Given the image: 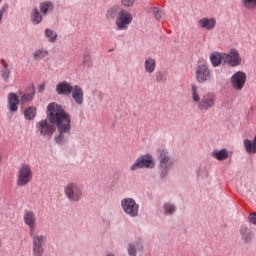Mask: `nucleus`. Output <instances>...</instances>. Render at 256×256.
<instances>
[{"instance_id":"nucleus-20","label":"nucleus","mask_w":256,"mask_h":256,"mask_svg":"<svg viewBox=\"0 0 256 256\" xmlns=\"http://www.w3.org/2000/svg\"><path fill=\"white\" fill-rule=\"evenodd\" d=\"M120 8L117 5L110 7L106 12V19L107 21H113L116 17L119 16Z\"/></svg>"},{"instance_id":"nucleus-16","label":"nucleus","mask_w":256,"mask_h":256,"mask_svg":"<svg viewBox=\"0 0 256 256\" xmlns=\"http://www.w3.org/2000/svg\"><path fill=\"white\" fill-rule=\"evenodd\" d=\"M72 98L74 99L75 103L77 105H82L84 101V93H83V88L80 86H74L72 88Z\"/></svg>"},{"instance_id":"nucleus-38","label":"nucleus","mask_w":256,"mask_h":256,"mask_svg":"<svg viewBox=\"0 0 256 256\" xmlns=\"http://www.w3.org/2000/svg\"><path fill=\"white\" fill-rule=\"evenodd\" d=\"M136 0H122V5L124 7H131Z\"/></svg>"},{"instance_id":"nucleus-17","label":"nucleus","mask_w":256,"mask_h":256,"mask_svg":"<svg viewBox=\"0 0 256 256\" xmlns=\"http://www.w3.org/2000/svg\"><path fill=\"white\" fill-rule=\"evenodd\" d=\"M30 237L32 239V246L34 247H44L45 243H47V236L43 235V234H35L34 233H30Z\"/></svg>"},{"instance_id":"nucleus-31","label":"nucleus","mask_w":256,"mask_h":256,"mask_svg":"<svg viewBox=\"0 0 256 256\" xmlns=\"http://www.w3.org/2000/svg\"><path fill=\"white\" fill-rule=\"evenodd\" d=\"M244 9H256V0H242Z\"/></svg>"},{"instance_id":"nucleus-9","label":"nucleus","mask_w":256,"mask_h":256,"mask_svg":"<svg viewBox=\"0 0 256 256\" xmlns=\"http://www.w3.org/2000/svg\"><path fill=\"white\" fill-rule=\"evenodd\" d=\"M224 63L230 65V67H239L241 65L239 50L232 48L228 53H224Z\"/></svg>"},{"instance_id":"nucleus-23","label":"nucleus","mask_w":256,"mask_h":256,"mask_svg":"<svg viewBox=\"0 0 256 256\" xmlns=\"http://www.w3.org/2000/svg\"><path fill=\"white\" fill-rule=\"evenodd\" d=\"M244 147L247 153H256V136L254 137L253 141L246 139L244 140Z\"/></svg>"},{"instance_id":"nucleus-2","label":"nucleus","mask_w":256,"mask_h":256,"mask_svg":"<svg viewBox=\"0 0 256 256\" xmlns=\"http://www.w3.org/2000/svg\"><path fill=\"white\" fill-rule=\"evenodd\" d=\"M191 91L192 99L194 103H197L200 111H209V109H213V107H215V101H217L215 93L208 92L201 97L199 96V89L195 84L191 85Z\"/></svg>"},{"instance_id":"nucleus-37","label":"nucleus","mask_w":256,"mask_h":256,"mask_svg":"<svg viewBox=\"0 0 256 256\" xmlns=\"http://www.w3.org/2000/svg\"><path fill=\"white\" fill-rule=\"evenodd\" d=\"M128 253L130 256H137V248L135 247V245L130 244L128 246Z\"/></svg>"},{"instance_id":"nucleus-28","label":"nucleus","mask_w":256,"mask_h":256,"mask_svg":"<svg viewBox=\"0 0 256 256\" xmlns=\"http://www.w3.org/2000/svg\"><path fill=\"white\" fill-rule=\"evenodd\" d=\"M40 11L43 15H47L49 11H53V4L49 1L40 4Z\"/></svg>"},{"instance_id":"nucleus-43","label":"nucleus","mask_w":256,"mask_h":256,"mask_svg":"<svg viewBox=\"0 0 256 256\" xmlns=\"http://www.w3.org/2000/svg\"><path fill=\"white\" fill-rule=\"evenodd\" d=\"M0 161H1V155H0Z\"/></svg>"},{"instance_id":"nucleus-36","label":"nucleus","mask_w":256,"mask_h":256,"mask_svg":"<svg viewBox=\"0 0 256 256\" xmlns=\"http://www.w3.org/2000/svg\"><path fill=\"white\" fill-rule=\"evenodd\" d=\"M154 17L159 21L163 17V11H161L159 8H152Z\"/></svg>"},{"instance_id":"nucleus-24","label":"nucleus","mask_w":256,"mask_h":256,"mask_svg":"<svg viewBox=\"0 0 256 256\" xmlns=\"http://www.w3.org/2000/svg\"><path fill=\"white\" fill-rule=\"evenodd\" d=\"M146 73H153L157 67V62L153 58H148L144 63Z\"/></svg>"},{"instance_id":"nucleus-33","label":"nucleus","mask_w":256,"mask_h":256,"mask_svg":"<svg viewBox=\"0 0 256 256\" xmlns=\"http://www.w3.org/2000/svg\"><path fill=\"white\" fill-rule=\"evenodd\" d=\"M164 211L166 215H172V213H175V206L173 204L166 203L164 204Z\"/></svg>"},{"instance_id":"nucleus-41","label":"nucleus","mask_w":256,"mask_h":256,"mask_svg":"<svg viewBox=\"0 0 256 256\" xmlns=\"http://www.w3.org/2000/svg\"><path fill=\"white\" fill-rule=\"evenodd\" d=\"M21 95H23V93L19 92V97H21Z\"/></svg>"},{"instance_id":"nucleus-30","label":"nucleus","mask_w":256,"mask_h":256,"mask_svg":"<svg viewBox=\"0 0 256 256\" xmlns=\"http://www.w3.org/2000/svg\"><path fill=\"white\" fill-rule=\"evenodd\" d=\"M45 37H47V39H49L50 43H55L57 41V32H55L51 29H46Z\"/></svg>"},{"instance_id":"nucleus-34","label":"nucleus","mask_w":256,"mask_h":256,"mask_svg":"<svg viewBox=\"0 0 256 256\" xmlns=\"http://www.w3.org/2000/svg\"><path fill=\"white\" fill-rule=\"evenodd\" d=\"M9 11V4L4 3L0 8V23L3 21V15Z\"/></svg>"},{"instance_id":"nucleus-8","label":"nucleus","mask_w":256,"mask_h":256,"mask_svg":"<svg viewBox=\"0 0 256 256\" xmlns=\"http://www.w3.org/2000/svg\"><path fill=\"white\" fill-rule=\"evenodd\" d=\"M121 206L126 215H130V217H137L139 215V204L132 198L123 199Z\"/></svg>"},{"instance_id":"nucleus-11","label":"nucleus","mask_w":256,"mask_h":256,"mask_svg":"<svg viewBox=\"0 0 256 256\" xmlns=\"http://www.w3.org/2000/svg\"><path fill=\"white\" fill-rule=\"evenodd\" d=\"M160 167L163 169L165 173L173 167V160H171V156H169V152L165 149L158 150Z\"/></svg>"},{"instance_id":"nucleus-13","label":"nucleus","mask_w":256,"mask_h":256,"mask_svg":"<svg viewBox=\"0 0 256 256\" xmlns=\"http://www.w3.org/2000/svg\"><path fill=\"white\" fill-rule=\"evenodd\" d=\"M36 129L39 131L40 135L51 136L55 133V127L47 120H41L38 122L36 124Z\"/></svg>"},{"instance_id":"nucleus-7","label":"nucleus","mask_w":256,"mask_h":256,"mask_svg":"<svg viewBox=\"0 0 256 256\" xmlns=\"http://www.w3.org/2000/svg\"><path fill=\"white\" fill-rule=\"evenodd\" d=\"M153 169L155 167V161H153V156L151 155H144L140 156L134 164L130 167V171H137V169Z\"/></svg>"},{"instance_id":"nucleus-29","label":"nucleus","mask_w":256,"mask_h":256,"mask_svg":"<svg viewBox=\"0 0 256 256\" xmlns=\"http://www.w3.org/2000/svg\"><path fill=\"white\" fill-rule=\"evenodd\" d=\"M32 21L35 25H39V23L43 21V16H41V13H39V10L37 8H34L32 10Z\"/></svg>"},{"instance_id":"nucleus-5","label":"nucleus","mask_w":256,"mask_h":256,"mask_svg":"<svg viewBox=\"0 0 256 256\" xmlns=\"http://www.w3.org/2000/svg\"><path fill=\"white\" fill-rule=\"evenodd\" d=\"M64 193L69 201H81L83 197V190L75 183H68L64 188Z\"/></svg>"},{"instance_id":"nucleus-22","label":"nucleus","mask_w":256,"mask_h":256,"mask_svg":"<svg viewBox=\"0 0 256 256\" xmlns=\"http://www.w3.org/2000/svg\"><path fill=\"white\" fill-rule=\"evenodd\" d=\"M240 234L245 243H250L253 239V233L251 232V229L247 228V226H241Z\"/></svg>"},{"instance_id":"nucleus-19","label":"nucleus","mask_w":256,"mask_h":256,"mask_svg":"<svg viewBox=\"0 0 256 256\" xmlns=\"http://www.w3.org/2000/svg\"><path fill=\"white\" fill-rule=\"evenodd\" d=\"M210 61L213 67H219L222 61L225 63V53L213 52L210 55Z\"/></svg>"},{"instance_id":"nucleus-21","label":"nucleus","mask_w":256,"mask_h":256,"mask_svg":"<svg viewBox=\"0 0 256 256\" xmlns=\"http://www.w3.org/2000/svg\"><path fill=\"white\" fill-rule=\"evenodd\" d=\"M212 157L217 159V161H225V159H229V152L227 149L214 150L212 152Z\"/></svg>"},{"instance_id":"nucleus-32","label":"nucleus","mask_w":256,"mask_h":256,"mask_svg":"<svg viewBox=\"0 0 256 256\" xmlns=\"http://www.w3.org/2000/svg\"><path fill=\"white\" fill-rule=\"evenodd\" d=\"M44 253H45L44 246H32L33 256H43Z\"/></svg>"},{"instance_id":"nucleus-27","label":"nucleus","mask_w":256,"mask_h":256,"mask_svg":"<svg viewBox=\"0 0 256 256\" xmlns=\"http://www.w3.org/2000/svg\"><path fill=\"white\" fill-rule=\"evenodd\" d=\"M47 55H49V51H47L45 48H40L33 53V57L36 59V61L45 59Z\"/></svg>"},{"instance_id":"nucleus-39","label":"nucleus","mask_w":256,"mask_h":256,"mask_svg":"<svg viewBox=\"0 0 256 256\" xmlns=\"http://www.w3.org/2000/svg\"><path fill=\"white\" fill-rule=\"evenodd\" d=\"M251 223H254V225H256V213L252 214L250 217H249Z\"/></svg>"},{"instance_id":"nucleus-26","label":"nucleus","mask_w":256,"mask_h":256,"mask_svg":"<svg viewBox=\"0 0 256 256\" xmlns=\"http://www.w3.org/2000/svg\"><path fill=\"white\" fill-rule=\"evenodd\" d=\"M24 117L25 119H28V121H32L34 117H37V108L33 106H29L24 111Z\"/></svg>"},{"instance_id":"nucleus-40","label":"nucleus","mask_w":256,"mask_h":256,"mask_svg":"<svg viewBox=\"0 0 256 256\" xmlns=\"http://www.w3.org/2000/svg\"><path fill=\"white\" fill-rule=\"evenodd\" d=\"M45 89V84L42 85V91Z\"/></svg>"},{"instance_id":"nucleus-18","label":"nucleus","mask_w":256,"mask_h":256,"mask_svg":"<svg viewBox=\"0 0 256 256\" xmlns=\"http://www.w3.org/2000/svg\"><path fill=\"white\" fill-rule=\"evenodd\" d=\"M73 86H71V84L63 81L60 82L57 86H56V93L58 95H71V92L73 91Z\"/></svg>"},{"instance_id":"nucleus-10","label":"nucleus","mask_w":256,"mask_h":256,"mask_svg":"<svg viewBox=\"0 0 256 256\" xmlns=\"http://www.w3.org/2000/svg\"><path fill=\"white\" fill-rule=\"evenodd\" d=\"M247 83V74L238 71L231 77V85L236 91H241Z\"/></svg>"},{"instance_id":"nucleus-4","label":"nucleus","mask_w":256,"mask_h":256,"mask_svg":"<svg viewBox=\"0 0 256 256\" xmlns=\"http://www.w3.org/2000/svg\"><path fill=\"white\" fill-rule=\"evenodd\" d=\"M130 23H133V15L127 10H120L115 21L118 31H127Z\"/></svg>"},{"instance_id":"nucleus-1","label":"nucleus","mask_w":256,"mask_h":256,"mask_svg":"<svg viewBox=\"0 0 256 256\" xmlns=\"http://www.w3.org/2000/svg\"><path fill=\"white\" fill-rule=\"evenodd\" d=\"M48 118L51 123L56 125L59 135L55 138L56 143H63L65 141L64 133L71 131V116L65 112L63 106L53 102L47 107Z\"/></svg>"},{"instance_id":"nucleus-25","label":"nucleus","mask_w":256,"mask_h":256,"mask_svg":"<svg viewBox=\"0 0 256 256\" xmlns=\"http://www.w3.org/2000/svg\"><path fill=\"white\" fill-rule=\"evenodd\" d=\"M3 68L1 69V77L4 79V81H8L9 77H11V69H9V66L7 65V62L5 60L1 61Z\"/></svg>"},{"instance_id":"nucleus-6","label":"nucleus","mask_w":256,"mask_h":256,"mask_svg":"<svg viewBox=\"0 0 256 256\" xmlns=\"http://www.w3.org/2000/svg\"><path fill=\"white\" fill-rule=\"evenodd\" d=\"M196 81L198 83H207L213 79V72L207 64H199L195 70Z\"/></svg>"},{"instance_id":"nucleus-3","label":"nucleus","mask_w":256,"mask_h":256,"mask_svg":"<svg viewBox=\"0 0 256 256\" xmlns=\"http://www.w3.org/2000/svg\"><path fill=\"white\" fill-rule=\"evenodd\" d=\"M33 179V170L29 164H22L16 174L17 187L29 185Z\"/></svg>"},{"instance_id":"nucleus-42","label":"nucleus","mask_w":256,"mask_h":256,"mask_svg":"<svg viewBox=\"0 0 256 256\" xmlns=\"http://www.w3.org/2000/svg\"><path fill=\"white\" fill-rule=\"evenodd\" d=\"M0 3H3V0H0Z\"/></svg>"},{"instance_id":"nucleus-14","label":"nucleus","mask_w":256,"mask_h":256,"mask_svg":"<svg viewBox=\"0 0 256 256\" xmlns=\"http://www.w3.org/2000/svg\"><path fill=\"white\" fill-rule=\"evenodd\" d=\"M217 25V20L215 18H202L198 21V26L201 29H205L206 31H213Z\"/></svg>"},{"instance_id":"nucleus-15","label":"nucleus","mask_w":256,"mask_h":256,"mask_svg":"<svg viewBox=\"0 0 256 256\" xmlns=\"http://www.w3.org/2000/svg\"><path fill=\"white\" fill-rule=\"evenodd\" d=\"M8 109L11 113H16L19 109V96L15 93L8 94Z\"/></svg>"},{"instance_id":"nucleus-12","label":"nucleus","mask_w":256,"mask_h":256,"mask_svg":"<svg viewBox=\"0 0 256 256\" xmlns=\"http://www.w3.org/2000/svg\"><path fill=\"white\" fill-rule=\"evenodd\" d=\"M24 223L29 227V233H35L37 229V216L33 211H26L23 216Z\"/></svg>"},{"instance_id":"nucleus-35","label":"nucleus","mask_w":256,"mask_h":256,"mask_svg":"<svg viewBox=\"0 0 256 256\" xmlns=\"http://www.w3.org/2000/svg\"><path fill=\"white\" fill-rule=\"evenodd\" d=\"M34 93H26L21 96V103H27L28 101H33Z\"/></svg>"}]
</instances>
